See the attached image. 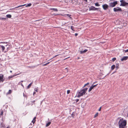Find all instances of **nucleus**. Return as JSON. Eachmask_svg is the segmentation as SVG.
<instances>
[{"mask_svg":"<svg viewBox=\"0 0 128 128\" xmlns=\"http://www.w3.org/2000/svg\"><path fill=\"white\" fill-rule=\"evenodd\" d=\"M88 89V88H86L78 91L77 92V97H80L84 94Z\"/></svg>","mask_w":128,"mask_h":128,"instance_id":"f257e3e1","label":"nucleus"},{"mask_svg":"<svg viewBox=\"0 0 128 128\" xmlns=\"http://www.w3.org/2000/svg\"><path fill=\"white\" fill-rule=\"evenodd\" d=\"M118 124L119 128H125V126L126 125V122L125 120H120L118 122Z\"/></svg>","mask_w":128,"mask_h":128,"instance_id":"f03ea898","label":"nucleus"},{"mask_svg":"<svg viewBox=\"0 0 128 128\" xmlns=\"http://www.w3.org/2000/svg\"><path fill=\"white\" fill-rule=\"evenodd\" d=\"M121 2V4L120 5V6H128V3L126 2L124 0H121L120 1Z\"/></svg>","mask_w":128,"mask_h":128,"instance_id":"7ed1b4c3","label":"nucleus"},{"mask_svg":"<svg viewBox=\"0 0 128 128\" xmlns=\"http://www.w3.org/2000/svg\"><path fill=\"white\" fill-rule=\"evenodd\" d=\"M117 4V2L116 1L113 2H110L109 4V6L111 7H113Z\"/></svg>","mask_w":128,"mask_h":128,"instance_id":"20e7f679","label":"nucleus"},{"mask_svg":"<svg viewBox=\"0 0 128 128\" xmlns=\"http://www.w3.org/2000/svg\"><path fill=\"white\" fill-rule=\"evenodd\" d=\"M114 12L122 11V10L121 8H119V7L114 8Z\"/></svg>","mask_w":128,"mask_h":128,"instance_id":"39448f33","label":"nucleus"},{"mask_svg":"<svg viewBox=\"0 0 128 128\" xmlns=\"http://www.w3.org/2000/svg\"><path fill=\"white\" fill-rule=\"evenodd\" d=\"M104 10H106L108 8V6L106 4H105L102 6Z\"/></svg>","mask_w":128,"mask_h":128,"instance_id":"423d86ee","label":"nucleus"},{"mask_svg":"<svg viewBox=\"0 0 128 128\" xmlns=\"http://www.w3.org/2000/svg\"><path fill=\"white\" fill-rule=\"evenodd\" d=\"M98 9L92 6H91L89 8L90 10H96Z\"/></svg>","mask_w":128,"mask_h":128,"instance_id":"0eeeda50","label":"nucleus"},{"mask_svg":"<svg viewBox=\"0 0 128 128\" xmlns=\"http://www.w3.org/2000/svg\"><path fill=\"white\" fill-rule=\"evenodd\" d=\"M3 75L2 74L0 75V82H3L4 80L3 78Z\"/></svg>","mask_w":128,"mask_h":128,"instance_id":"6e6552de","label":"nucleus"},{"mask_svg":"<svg viewBox=\"0 0 128 128\" xmlns=\"http://www.w3.org/2000/svg\"><path fill=\"white\" fill-rule=\"evenodd\" d=\"M128 57L127 56H123L122 58L121 59V60L122 61H123L124 60H126L128 58Z\"/></svg>","mask_w":128,"mask_h":128,"instance_id":"1a4fd4ad","label":"nucleus"},{"mask_svg":"<svg viewBox=\"0 0 128 128\" xmlns=\"http://www.w3.org/2000/svg\"><path fill=\"white\" fill-rule=\"evenodd\" d=\"M87 51V50H85L83 51H80V54H83L86 52Z\"/></svg>","mask_w":128,"mask_h":128,"instance_id":"9d476101","label":"nucleus"},{"mask_svg":"<svg viewBox=\"0 0 128 128\" xmlns=\"http://www.w3.org/2000/svg\"><path fill=\"white\" fill-rule=\"evenodd\" d=\"M0 46L1 47L2 50V51L4 52V50L5 49V47L2 45H0Z\"/></svg>","mask_w":128,"mask_h":128,"instance_id":"9b49d317","label":"nucleus"},{"mask_svg":"<svg viewBox=\"0 0 128 128\" xmlns=\"http://www.w3.org/2000/svg\"><path fill=\"white\" fill-rule=\"evenodd\" d=\"M32 84V82L30 84H29L28 85V86L27 88L28 89V88H30Z\"/></svg>","mask_w":128,"mask_h":128,"instance_id":"f8f14e48","label":"nucleus"},{"mask_svg":"<svg viewBox=\"0 0 128 128\" xmlns=\"http://www.w3.org/2000/svg\"><path fill=\"white\" fill-rule=\"evenodd\" d=\"M36 118V117H34V118H33V120L32 121V122L33 123V124H34L35 122Z\"/></svg>","mask_w":128,"mask_h":128,"instance_id":"ddd939ff","label":"nucleus"},{"mask_svg":"<svg viewBox=\"0 0 128 128\" xmlns=\"http://www.w3.org/2000/svg\"><path fill=\"white\" fill-rule=\"evenodd\" d=\"M51 122H48L46 124V127H48V126L51 124Z\"/></svg>","mask_w":128,"mask_h":128,"instance_id":"4468645a","label":"nucleus"},{"mask_svg":"<svg viewBox=\"0 0 128 128\" xmlns=\"http://www.w3.org/2000/svg\"><path fill=\"white\" fill-rule=\"evenodd\" d=\"M19 74H16V75H12V76H9V78H12L14 76H15L17 75H18Z\"/></svg>","mask_w":128,"mask_h":128,"instance_id":"2eb2a0df","label":"nucleus"},{"mask_svg":"<svg viewBox=\"0 0 128 128\" xmlns=\"http://www.w3.org/2000/svg\"><path fill=\"white\" fill-rule=\"evenodd\" d=\"M50 10H53L55 12H57L58 11V10L56 8H51L50 9Z\"/></svg>","mask_w":128,"mask_h":128,"instance_id":"dca6fc26","label":"nucleus"},{"mask_svg":"<svg viewBox=\"0 0 128 128\" xmlns=\"http://www.w3.org/2000/svg\"><path fill=\"white\" fill-rule=\"evenodd\" d=\"M115 67V65H113L111 66V69L112 70H113Z\"/></svg>","mask_w":128,"mask_h":128,"instance_id":"f3484780","label":"nucleus"},{"mask_svg":"<svg viewBox=\"0 0 128 128\" xmlns=\"http://www.w3.org/2000/svg\"><path fill=\"white\" fill-rule=\"evenodd\" d=\"M6 16L9 18H10L12 16L10 14H7Z\"/></svg>","mask_w":128,"mask_h":128,"instance_id":"a211bd4d","label":"nucleus"},{"mask_svg":"<svg viewBox=\"0 0 128 128\" xmlns=\"http://www.w3.org/2000/svg\"><path fill=\"white\" fill-rule=\"evenodd\" d=\"M93 88V87L91 86L88 90V92H90Z\"/></svg>","mask_w":128,"mask_h":128,"instance_id":"6ab92c4d","label":"nucleus"},{"mask_svg":"<svg viewBox=\"0 0 128 128\" xmlns=\"http://www.w3.org/2000/svg\"><path fill=\"white\" fill-rule=\"evenodd\" d=\"M32 4L30 3L28 4L26 6V7L30 6H31Z\"/></svg>","mask_w":128,"mask_h":128,"instance_id":"aec40b11","label":"nucleus"},{"mask_svg":"<svg viewBox=\"0 0 128 128\" xmlns=\"http://www.w3.org/2000/svg\"><path fill=\"white\" fill-rule=\"evenodd\" d=\"M50 63V62H47V63L42 65L43 66H45L47 65L48 64Z\"/></svg>","mask_w":128,"mask_h":128,"instance_id":"412c9836","label":"nucleus"},{"mask_svg":"<svg viewBox=\"0 0 128 128\" xmlns=\"http://www.w3.org/2000/svg\"><path fill=\"white\" fill-rule=\"evenodd\" d=\"M98 113L97 112L95 115L94 116V118H96V116H97L98 115Z\"/></svg>","mask_w":128,"mask_h":128,"instance_id":"4be33fe9","label":"nucleus"},{"mask_svg":"<svg viewBox=\"0 0 128 128\" xmlns=\"http://www.w3.org/2000/svg\"><path fill=\"white\" fill-rule=\"evenodd\" d=\"M95 5L96 6H100V5L98 4V3H96L95 4Z\"/></svg>","mask_w":128,"mask_h":128,"instance_id":"5701e85b","label":"nucleus"},{"mask_svg":"<svg viewBox=\"0 0 128 128\" xmlns=\"http://www.w3.org/2000/svg\"><path fill=\"white\" fill-rule=\"evenodd\" d=\"M3 114V111L2 110H1V114H0V116H1V115H2Z\"/></svg>","mask_w":128,"mask_h":128,"instance_id":"b1692460","label":"nucleus"},{"mask_svg":"<svg viewBox=\"0 0 128 128\" xmlns=\"http://www.w3.org/2000/svg\"><path fill=\"white\" fill-rule=\"evenodd\" d=\"M98 84H96V85H93V84L92 86L93 87V88H94V87H96V85H97Z\"/></svg>","mask_w":128,"mask_h":128,"instance_id":"393cba45","label":"nucleus"},{"mask_svg":"<svg viewBox=\"0 0 128 128\" xmlns=\"http://www.w3.org/2000/svg\"><path fill=\"white\" fill-rule=\"evenodd\" d=\"M21 84V85L24 88V86L20 82L18 84Z\"/></svg>","mask_w":128,"mask_h":128,"instance_id":"a878e982","label":"nucleus"},{"mask_svg":"<svg viewBox=\"0 0 128 128\" xmlns=\"http://www.w3.org/2000/svg\"><path fill=\"white\" fill-rule=\"evenodd\" d=\"M89 84V83L88 82L87 83V84H86L84 85V86L83 87V88L85 86H86L87 85H88V84Z\"/></svg>","mask_w":128,"mask_h":128,"instance_id":"bb28decb","label":"nucleus"},{"mask_svg":"<svg viewBox=\"0 0 128 128\" xmlns=\"http://www.w3.org/2000/svg\"><path fill=\"white\" fill-rule=\"evenodd\" d=\"M25 5H26L25 4H24V5H20V6H18L17 7H16V8H18V7H22V6H24Z\"/></svg>","mask_w":128,"mask_h":128,"instance_id":"cd10ccee","label":"nucleus"},{"mask_svg":"<svg viewBox=\"0 0 128 128\" xmlns=\"http://www.w3.org/2000/svg\"><path fill=\"white\" fill-rule=\"evenodd\" d=\"M116 60V58H114L112 59V61L113 62L114 61Z\"/></svg>","mask_w":128,"mask_h":128,"instance_id":"c85d7f7f","label":"nucleus"},{"mask_svg":"<svg viewBox=\"0 0 128 128\" xmlns=\"http://www.w3.org/2000/svg\"><path fill=\"white\" fill-rule=\"evenodd\" d=\"M11 92H12L11 90H9L8 92V94H10L11 93Z\"/></svg>","mask_w":128,"mask_h":128,"instance_id":"c756f323","label":"nucleus"},{"mask_svg":"<svg viewBox=\"0 0 128 128\" xmlns=\"http://www.w3.org/2000/svg\"><path fill=\"white\" fill-rule=\"evenodd\" d=\"M34 90L35 91H36L37 92H38V89L37 88H34Z\"/></svg>","mask_w":128,"mask_h":128,"instance_id":"7c9ffc66","label":"nucleus"},{"mask_svg":"<svg viewBox=\"0 0 128 128\" xmlns=\"http://www.w3.org/2000/svg\"><path fill=\"white\" fill-rule=\"evenodd\" d=\"M70 90H68L67 91V93L68 94L70 93Z\"/></svg>","mask_w":128,"mask_h":128,"instance_id":"2f4dec72","label":"nucleus"},{"mask_svg":"<svg viewBox=\"0 0 128 128\" xmlns=\"http://www.w3.org/2000/svg\"><path fill=\"white\" fill-rule=\"evenodd\" d=\"M0 19H1L2 20H6V18H0Z\"/></svg>","mask_w":128,"mask_h":128,"instance_id":"473e14b6","label":"nucleus"},{"mask_svg":"<svg viewBox=\"0 0 128 128\" xmlns=\"http://www.w3.org/2000/svg\"><path fill=\"white\" fill-rule=\"evenodd\" d=\"M116 68L117 69L118 68V64H117L116 66Z\"/></svg>","mask_w":128,"mask_h":128,"instance_id":"72a5a7b5","label":"nucleus"},{"mask_svg":"<svg viewBox=\"0 0 128 128\" xmlns=\"http://www.w3.org/2000/svg\"><path fill=\"white\" fill-rule=\"evenodd\" d=\"M79 99H77L76 100V103L77 102H78L79 101Z\"/></svg>","mask_w":128,"mask_h":128,"instance_id":"f704fd0d","label":"nucleus"},{"mask_svg":"<svg viewBox=\"0 0 128 128\" xmlns=\"http://www.w3.org/2000/svg\"><path fill=\"white\" fill-rule=\"evenodd\" d=\"M101 107L98 110L99 111H100L101 110Z\"/></svg>","mask_w":128,"mask_h":128,"instance_id":"c9c22d12","label":"nucleus"},{"mask_svg":"<svg viewBox=\"0 0 128 128\" xmlns=\"http://www.w3.org/2000/svg\"><path fill=\"white\" fill-rule=\"evenodd\" d=\"M125 52H128V49L125 50Z\"/></svg>","mask_w":128,"mask_h":128,"instance_id":"e433bc0d","label":"nucleus"},{"mask_svg":"<svg viewBox=\"0 0 128 128\" xmlns=\"http://www.w3.org/2000/svg\"><path fill=\"white\" fill-rule=\"evenodd\" d=\"M78 35V34L77 33H76L74 35L75 36H77Z\"/></svg>","mask_w":128,"mask_h":128,"instance_id":"4c0bfd02","label":"nucleus"},{"mask_svg":"<svg viewBox=\"0 0 128 128\" xmlns=\"http://www.w3.org/2000/svg\"><path fill=\"white\" fill-rule=\"evenodd\" d=\"M36 94V92H34L33 94V95H34V94Z\"/></svg>","mask_w":128,"mask_h":128,"instance_id":"58836bf2","label":"nucleus"},{"mask_svg":"<svg viewBox=\"0 0 128 128\" xmlns=\"http://www.w3.org/2000/svg\"><path fill=\"white\" fill-rule=\"evenodd\" d=\"M58 55H56L55 56H54V57L52 58H54V57H56V56H57Z\"/></svg>","mask_w":128,"mask_h":128,"instance_id":"ea45409f","label":"nucleus"},{"mask_svg":"<svg viewBox=\"0 0 128 128\" xmlns=\"http://www.w3.org/2000/svg\"><path fill=\"white\" fill-rule=\"evenodd\" d=\"M5 42H1L0 43H4Z\"/></svg>","mask_w":128,"mask_h":128,"instance_id":"a19ab883","label":"nucleus"},{"mask_svg":"<svg viewBox=\"0 0 128 128\" xmlns=\"http://www.w3.org/2000/svg\"><path fill=\"white\" fill-rule=\"evenodd\" d=\"M67 15L68 16H70V15L69 14H67Z\"/></svg>","mask_w":128,"mask_h":128,"instance_id":"79ce46f5","label":"nucleus"},{"mask_svg":"<svg viewBox=\"0 0 128 128\" xmlns=\"http://www.w3.org/2000/svg\"><path fill=\"white\" fill-rule=\"evenodd\" d=\"M73 101H74V102H73L74 103H76V102H75V101H74V100H73Z\"/></svg>","mask_w":128,"mask_h":128,"instance_id":"37998d69","label":"nucleus"},{"mask_svg":"<svg viewBox=\"0 0 128 128\" xmlns=\"http://www.w3.org/2000/svg\"><path fill=\"white\" fill-rule=\"evenodd\" d=\"M35 102V100H34L32 102Z\"/></svg>","mask_w":128,"mask_h":128,"instance_id":"c03bdc74","label":"nucleus"},{"mask_svg":"<svg viewBox=\"0 0 128 128\" xmlns=\"http://www.w3.org/2000/svg\"><path fill=\"white\" fill-rule=\"evenodd\" d=\"M72 26H71V28L72 29Z\"/></svg>","mask_w":128,"mask_h":128,"instance_id":"a18cd8bd","label":"nucleus"},{"mask_svg":"<svg viewBox=\"0 0 128 128\" xmlns=\"http://www.w3.org/2000/svg\"><path fill=\"white\" fill-rule=\"evenodd\" d=\"M23 82V80H22V81H20V82Z\"/></svg>","mask_w":128,"mask_h":128,"instance_id":"49530a36","label":"nucleus"},{"mask_svg":"<svg viewBox=\"0 0 128 128\" xmlns=\"http://www.w3.org/2000/svg\"><path fill=\"white\" fill-rule=\"evenodd\" d=\"M10 72L11 73H12V70H10Z\"/></svg>","mask_w":128,"mask_h":128,"instance_id":"de8ad7c7","label":"nucleus"},{"mask_svg":"<svg viewBox=\"0 0 128 128\" xmlns=\"http://www.w3.org/2000/svg\"><path fill=\"white\" fill-rule=\"evenodd\" d=\"M6 128H10V127L9 126L7 127Z\"/></svg>","mask_w":128,"mask_h":128,"instance_id":"09e8293b","label":"nucleus"},{"mask_svg":"<svg viewBox=\"0 0 128 128\" xmlns=\"http://www.w3.org/2000/svg\"><path fill=\"white\" fill-rule=\"evenodd\" d=\"M8 44H7V45H6V47L7 46H8Z\"/></svg>","mask_w":128,"mask_h":128,"instance_id":"8fccbe9b","label":"nucleus"},{"mask_svg":"<svg viewBox=\"0 0 128 128\" xmlns=\"http://www.w3.org/2000/svg\"><path fill=\"white\" fill-rule=\"evenodd\" d=\"M6 52V51H5L4 52Z\"/></svg>","mask_w":128,"mask_h":128,"instance_id":"3c124183","label":"nucleus"},{"mask_svg":"<svg viewBox=\"0 0 128 128\" xmlns=\"http://www.w3.org/2000/svg\"><path fill=\"white\" fill-rule=\"evenodd\" d=\"M73 113H72V117L73 116Z\"/></svg>","mask_w":128,"mask_h":128,"instance_id":"603ef678","label":"nucleus"},{"mask_svg":"<svg viewBox=\"0 0 128 128\" xmlns=\"http://www.w3.org/2000/svg\"><path fill=\"white\" fill-rule=\"evenodd\" d=\"M8 47H7V49H8Z\"/></svg>","mask_w":128,"mask_h":128,"instance_id":"864d4df0","label":"nucleus"},{"mask_svg":"<svg viewBox=\"0 0 128 128\" xmlns=\"http://www.w3.org/2000/svg\"><path fill=\"white\" fill-rule=\"evenodd\" d=\"M23 94H24V93Z\"/></svg>","mask_w":128,"mask_h":128,"instance_id":"5fc2aeb1","label":"nucleus"},{"mask_svg":"<svg viewBox=\"0 0 128 128\" xmlns=\"http://www.w3.org/2000/svg\"><path fill=\"white\" fill-rule=\"evenodd\" d=\"M127 116H128V114Z\"/></svg>","mask_w":128,"mask_h":128,"instance_id":"6e6d98bb","label":"nucleus"}]
</instances>
